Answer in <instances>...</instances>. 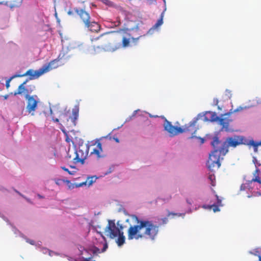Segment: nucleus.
Segmentation results:
<instances>
[{"label":"nucleus","mask_w":261,"mask_h":261,"mask_svg":"<svg viewBox=\"0 0 261 261\" xmlns=\"http://www.w3.org/2000/svg\"><path fill=\"white\" fill-rule=\"evenodd\" d=\"M258 261H261V256L258 255Z\"/></svg>","instance_id":"39"},{"label":"nucleus","mask_w":261,"mask_h":261,"mask_svg":"<svg viewBox=\"0 0 261 261\" xmlns=\"http://www.w3.org/2000/svg\"><path fill=\"white\" fill-rule=\"evenodd\" d=\"M95 144L96 145V146L91 151V154L95 155L98 159L105 158L106 155L103 153L101 143L99 141H97L95 142Z\"/></svg>","instance_id":"9"},{"label":"nucleus","mask_w":261,"mask_h":261,"mask_svg":"<svg viewBox=\"0 0 261 261\" xmlns=\"http://www.w3.org/2000/svg\"><path fill=\"white\" fill-rule=\"evenodd\" d=\"M122 228L121 226L120 228L116 226L115 220H110L108 221V224L105 229L106 235L110 239H113L118 237L116 242L118 246H121L123 245L125 241L123 232L121 230Z\"/></svg>","instance_id":"3"},{"label":"nucleus","mask_w":261,"mask_h":261,"mask_svg":"<svg viewBox=\"0 0 261 261\" xmlns=\"http://www.w3.org/2000/svg\"><path fill=\"white\" fill-rule=\"evenodd\" d=\"M218 109H221L219 106L218 107Z\"/></svg>","instance_id":"49"},{"label":"nucleus","mask_w":261,"mask_h":261,"mask_svg":"<svg viewBox=\"0 0 261 261\" xmlns=\"http://www.w3.org/2000/svg\"><path fill=\"white\" fill-rule=\"evenodd\" d=\"M173 215V216H181V214H177V213H169L168 214V216H169L170 215Z\"/></svg>","instance_id":"29"},{"label":"nucleus","mask_w":261,"mask_h":261,"mask_svg":"<svg viewBox=\"0 0 261 261\" xmlns=\"http://www.w3.org/2000/svg\"><path fill=\"white\" fill-rule=\"evenodd\" d=\"M187 202H189L190 204H191V203L190 202V201H187Z\"/></svg>","instance_id":"46"},{"label":"nucleus","mask_w":261,"mask_h":261,"mask_svg":"<svg viewBox=\"0 0 261 261\" xmlns=\"http://www.w3.org/2000/svg\"><path fill=\"white\" fill-rule=\"evenodd\" d=\"M16 76H17V75H15V76H14L13 77H11L10 79H9L6 82V88H8L9 87H10V82L11 81V80L14 77H16Z\"/></svg>","instance_id":"27"},{"label":"nucleus","mask_w":261,"mask_h":261,"mask_svg":"<svg viewBox=\"0 0 261 261\" xmlns=\"http://www.w3.org/2000/svg\"><path fill=\"white\" fill-rule=\"evenodd\" d=\"M208 179L211 181V185H212V186H215V181H213V180L215 179L214 175H212V174L208 176Z\"/></svg>","instance_id":"24"},{"label":"nucleus","mask_w":261,"mask_h":261,"mask_svg":"<svg viewBox=\"0 0 261 261\" xmlns=\"http://www.w3.org/2000/svg\"><path fill=\"white\" fill-rule=\"evenodd\" d=\"M79 116V109L75 108L72 110V117L67 118L66 120L68 121L69 119H71L72 121V124L73 126H75L76 125V121Z\"/></svg>","instance_id":"17"},{"label":"nucleus","mask_w":261,"mask_h":261,"mask_svg":"<svg viewBox=\"0 0 261 261\" xmlns=\"http://www.w3.org/2000/svg\"><path fill=\"white\" fill-rule=\"evenodd\" d=\"M99 249L97 248H95L94 249V252L95 253L96 252H99Z\"/></svg>","instance_id":"36"},{"label":"nucleus","mask_w":261,"mask_h":261,"mask_svg":"<svg viewBox=\"0 0 261 261\" xmlns=\"http://www.w3.org/2000/svg\"><path fill=\"white\" fill-rule=\"evenodd\" d=\"M91 41L94 43L93 47L95 50L97 48L101 50L114 51L119 48L120 46V44H118V46L115 48L112 47L110 46L109 39L105 37L103 34L101 35L98 37L91 38Z\"/></svg>","instance_id":"6"},{"label":"nucleus","mask_w":261,"mask_h":261,"mask_svg":"<svg viewBox=\"0 0 261 261\" xmlns=\"http://www.w3.org/2000/svg\"><path fill=\"white\" fill-rule=\"evenodd\" d=\"M246 107H239L237 109L234 110L233 111H232V110H230V112L229 113L225 114L224 115H229L230 113L238 112L242 111L244 109H246Z\"/></svg>","instance_id":"20"},{"label":"nucleus","mask_w":261,"mask_h":261,"mask_svg":"<svg viewBox=\"0 0 261 261\" xmlns=\"http://www.w3.org/2000/svg\"><path fill=\"white\" fill-rule=\"evenodd\" d=\"M62 130L63 131V132L64 134H66V132H65V130H64V129H62Z\"/></svg>","instance_id":"41"},{"label":"nucleus","mask_w":261,"mask_h":261,"mask_svg":"<svg viewBox=\"0 0 261 261\" xmlns=\"http://www.w3.org/2000/svg\"><path fill=\"white\" fill-rule=\"evenodd\" d=\"M245 145L248 146H252L253 147L254 151L255 152H257L258 147L261 145V142H256L253 140H247L246 139Z\"/></svg>","instance_id":"16"},{"label":"nucleus","mask_w":261,"mask_h":261,"mask_svg":"<svg viewBox=\"0 0 261 261\" xmlns=\"http://www.w3.org/2000/svg\"><path fill=\"white\" fill-rule=\"evenodd\" d=\"M27 242L32 245H34L35 244L34 241L33 240H28Z\"/></svg>","instance_id":"31"},{"label":"nucleus","mask_w":261,"mask_h":261,"mask_svg":"<svg viewBox=\"0 0 261 261\" xmlns=\"http://www.w3.org/2000/svg\"><path fill=\"white\" fill-rule=\"evenodd\" d=\"M215 197L217 199V204L218 205V206H222V198H220L217 194H215Z\"/></svg>","instance_id":"23"},{"label":"nucleus","mask_w":261,"mask_h":261,"mask_svg":"<svg viewBox=\"0 0 261 261\" xmlns=\"http://www.w3.org/2000/svg\"><path fill=\"white\" fill-rule=\"evenodd\" d=\"M96 178L95 176L89 177L85 181L82 182L75 185V188L82 187L84 185H88L89 187L95 182Z\"/></svg>","instance_id":"14"},{"label":"nucleus","mask_w":261,"mask_h":261,"mask_svg":"<svg viewBox=\"0 0 261 261\" xmlns=\"http://www.w3.org/2000/svg\"><path fill=\"white\" fill-rule=\"evenodd\" d=\"M60 181H61V180H60V179H57V180H56V181H55V182H56V184L57 185H60Z\"/></svg>","instance_id":"32"},{"label":"nucleus","mask_w":261,"mask_h":261,"mask_svg":"<svg viewBox=\"0 0 261 261\" xmlns=\"http://www.w3.org/2000/svg\"><path fill=\"white\" fill-rule=\"evenodd\" d=\"M187 202H189L190 204H191V203L190 202V201H187Z\"/></svg>","instance_id":"45"},{"label":"nucleus","mask_w":261,"mask_h":261,"mask_svg":"<svg viewBox=\"0 0 261 261\" xmlns=\"http://www.w3.org/2000/svg\"><path fill=\"white\" fill-rule=\"evenodd\" d=\"M219 103V100L217 98H214L213 100V105L214 106H217Z\"/></svg>","instance_id":"28"},{"label":"nucleus","mask_w":261,"mask_h":261,"mask_svg":"<svg viewBox=\"0 0 261 261\" xmlns=\"http://www.w3.org/2000/svg\"><path fill=\"white\" fill-rule=\"evenodd\" d=\"M59 60L58 58V59L51 61L47 64L44 65L41 68L37 70L29 69L22 76L29 75L30 76V80L36 79L44 73L57 68L59 66L58 62Z\"/></svg>","instance_id":"5"},{"label":"nucleus","mask_w":261,"mask_h":261,"mask_svg":"<svg viewBox=\"0 0 261 261\" xmlns=\"http://www.w3.org/2000/svg\"><path fill=\"white\" fill-rule=\"evenodd\" d=\"M66 126H67V127L70 126H68L67 124H66Z\"/></svg>","instance_id":"50"},{"label":"nucleus","mask_w":261,"mask_h":261,"mask_svg":"<svg viewBox=\"0 0 261 261\" xmlns=\"http://www.w3.org/2000/svg\"><path fill=\"white\" fill-rule=\"evenodd\" d=\"M26 98L28 100L27 106V111L29 113L34 112L37 108L38 101L35 99L33 96H30L29 95L28 98Z\"/></svg>","instance_id":"10"},{"label":"nucleus","mask_w":261,"mask_h":261,"mask_svg":"<svg viewBox=\"0 0 261 261\" xmlns=\"http://www.w3.org/2000/svg\"><path fill=\"white\" fill-rule=\"evenodd\" d=\"M251 182H257L259 184H261V180L258 176H256L254 178H252Z\"/></svg>","instance_id":"25"},{"label":"nucleus","mask_w":261,"mask_h":261,"mask_svg":"<svg viewBox=\"0 0 261 261\" xmlns=\"http://www.w3.org/2000/svg\"><path fill=\"white\" fill-rule=\"evenodd\" d=\"M187 202H189L190 204H191V203L190 202V201H187Z\"/></svg>","instance_id":"47"},{"label":"nucleus","mask_w":261,"mask_h":261,"mask_svg":"<svg viewBox=\"0 0 261 261\" xmlns=\"http://www.w3.org/2000/svg\"><path fill=\"white\" fill-rule=\"evenodd\" d=\"M163 224H166L168 222V219L167 218H164L162 219Z\"/></svg>","instance_id":"30"},{"label":"nucleus","mask_w":261,"mask_h":261,"mask_svg":"<svg viewBox=\"0 0 261 261\" xmlns=\"http://www.w3.org/2000/svg\"><path fill=\"white\" fill-rule=\"evenodd\" d=\"M90 31L93 32H98L100 30V25L95 21L91 20L85 26Z\"/></svg>","instance_id":"12"},{"label":"nucleus","mask_w":261,"mask_h":261,"mask_svg":"<svg viewBox=\"0 0 261 261\" xmlns=\"http://www.w3.org/2000/svg\"><path fill=\"white\" fill-rule=\"evenodd\" d=\"M220 206H218V204H212V205H204L203 206V207L204 208H208L209 209H213V211H214V212H219L220 211V209L219 208Z\"/></svg>","instance_id":"19"},{"label":"nucleus","mask_w":261,"mask_h":261,"mask_svg":"<svg viewBox=\"0 0 261 261\" xmlns=\"http://www.w3.org/2000/svg\"><path fill=\"white\" fill-rule=\"evenodd\" d=\"M73 11L79 16L85 26L91 21L89 13L84 9L74 8Z\"/></svg>","instance_id":"7"},{"label":"nucleus","mask_w":261,"mask_h":261,"mask_svg":"<svg viewBox=\"0 0 261 261\" xmlns=\"http://www.w3.org/2000/svg\"><path fill=\"white\" fill-rule=\"evenodd\" d=\"M163 1H164V2L165 3V0H163Z\"/></svg>","instance_id":"51"},{"label":"nucleus","mask_w":261,"mask_h":261,"mask_svg":"<svg viewBox=\"0 0 261 261\" xmlns=\"http://www.w3.org/2000/svg\"><path fill=\"white\" fill-rule=\"evenodd\" d=\"M61 168L65 171H66L70 175H73L74 174V172L73 171L71 172L70 171H69L68 170V169L66 168V167H62Z\"/></svg>","instance_id":"26"},{"label":"nucleus","mask_w":261,"mask_h":261,"mask_svg":"<svg viewBox=\"0 0 261 261\" xmlns=\"http://www.w3.org/2000/svg\"><path fill=\"white\" fill-rule=\"evenodd\" d=\"M219 124L222 126L221 130H229V124L230 120L226 118H219L218 119Z\"/></svg>","instance_id":"13"},{"label":"nucleus","mask_w":261,"mask_h":261,"mask_svg":"<svg viewBox=\"0 0 261 261\" xmlns=\"http://www.w3.org/2000/svg\"><path fill=\"white\" fill-rule=\"evenodd\" d=\"M132 218L136 224L131 225L127 229V238L129 240H155L159 231L158 225L154 223L152 221L140 219L136 215H133Z\"/></svg>","instance_id":"2"},{"label":"nucleus","mask_w":261,"mask_h":261,"mask_svg":"<svg viewBox=\"0 0 261 261\" xmlns=\"http://www.w3.org/2000/svg\"><path fill=\"white\" fill-rule=\"evenodd\" d=\"M245 141L246 138L243 136L227 137L223 142L220 141L217 137H214L211 142L214 150L210 154L207 162L208 168L211 171L218 169L221 166L220 156H224L228 152V148H236L240 145H245Z\"/></svg>","instance_id":"1"},{"label":"nucleus","mask_w":261,"mask_h":261,"mask_svg":"<svg viewBox=\"0 0 261 261\" xmlns=\"http://www.w3.org/2000/svg\"><path fill=\"white\" fill-rule=\"evenodd\" d=\"M107 248V245L106 244L105 246L103 247V251H105Z\"/></svg>","instance_id":"38"},{"label":"nucleus","mask_w":261,"mask_h":261,"mask_svg":"<svg viewBox=\"0 0 261 261\" xmlns=\"http://www.w3.org/2000/svg\"><path fill=\"white\" fill-rule=\"evenodd\" d=\"M249 253H250V254H254V253H252L251 251H250V252H249ZM254 255H256V254H254Z\"/></svg>","instance_id":"42"},{"label":"nucleus","mask_w":261,"mask_h":261,"mask_svg":"<svg viewBox=\"0 0 261 261\" xmlns=\"http://www.w3.org/2000/svg\"><path fill=\"white\" fill-rule=\"evenodd\" d=\"M114 139L117 143L119 142V140L118 138H114Z\"/></svg>","instance_id":"33"},{"label":"nucleus","mask_w":261,"mask_h":261,"mask_svg":"<svg viewBox=\"0 0 261 261\" xmlns=\"http://www.w3.org/2000/svg\"><path fill=\"white\" fill-rule=\"evenodd\" d=\"M203 117L204 121H217L219 119V117L217 116L215 112L211 111L206 112Z\"/></svg>","instance_id":"11"},{"label":"nucleus","mask_w":261,"mask_h":261,"mask_svg":"<svg viewBox=\"0 0 261 261\" xmlns=\"http://www.w3.org/2000/svg\"><path fill=\"white\" fill-rule=\"evenodd\" d=\"M27 81H26L19 85L18 88V91L14 93V95L23 93L25 94V98H28L29 94L34 90L35 87L34 85H30V88L25 87L24 85L27 83Z\"/></svg>","instance_id":"8"},{"label":"nucleus","mask_w":261,"mask_h":261,"mask_svg":"<svg viewBox=\"0 0 261 261\" xmlns=\"http://www.w3.org/2000/svg\"><path fill=\"white\" fill-rule=\"evenodd\" d=\"M63 181L64 182L66 183L68 185V188L70 189H73L74 187H75V185H76V184H71L70 182V180H63Z\"/></svg>","instance_id":"21"},{"label":"nucleus","mask_w":261,"mask_h":261,"mask_svg":"<svg viewBox=\"0 0 261 261\" xmlns=\"http://www.w3.org/2000/svg\"><path fill=\"white\" fill-rule=\"evenodd\" d=\"M68 14L69 15H72V14H73V11H69L68 12Z\"/></svg>","instance_id":"37"},{"label":"nucleus","mask_w":261,"mask_h":261,"mask_svg":"<svg viewBox=\"0 0 261 261\" xmlns=\"http://www.w3.org/2000/svg\"><path fill=\"white\" fill-rule=\"evenodd\" d=\"M16 193H18L19 194H20L19 192H18L17 191H16Z\"/></svg>","instance_id":"48"},{"label":"nucleus","mask_w":261,"mask_h":261,"mask_svg":"<svg viewBox=\"0 0 261 261\" xmlns=\"http://www.w3.org/2000/svg\"><path fill=\"white\" fill-rule=\"evenodd\" d=\"M150 117H154V118H156V117H158V116L156 115V116H150Z\"/></svg>","instance_id":"40"},{"label":"nucleus","mask_w":261,"mask_h":261,"mask_svg":"<svg viewBox=\"0 0 261 261\" xmlns=\"http://www.w3.org/2000/svg\"><path fill=\"white\" fill-rule=\"evenodd\" d=\"M3 97H4V99H8V97H9V95H8V94L5 95H4Z\"/></svg>","instance_id":"35"},{"label":"nucleus","mask_w":261,"mask_h":261,"mask_svg":"<svg viewBox=\"0 0 261 261\" xmlns=\"http://www.w3.org/2000/svg\"><path fill=\"white\" fill-rule=\"evenodd\" d=\"M187 202H189L190 204H191V203L190 202V201H187Z\"/></svg>","instance_id":"44"},{"label":"nucleus","mask_w":261,"mask_h":261,"mask_svg":"<svg viewBox=\"0 0 261 261\" xmlns=\"http://www.w3.org/2000/svg\"><path fill=\"white\" fill-rule=\"evenodd\" d=\"M191 128H192V129H191V130H193L194 132V127H191ZM196 133V132L195 133V134ZM194 134V133L193 132L192 133V135L191 136H190L189 138V139H193L194 138H197V139H200L201 140V143H204V140L203 138H201L200 137H196V136H195L194 135H193Z\"/></svg>","instance_id":"22"},{"label":"nucleus","mask_w":261,"mask_h":261,"mask_svg":"<svg viewBox=\"0 0 261 261\" xmlns=\"http://www.w3.org/2000/svg\"><path fill=\"white\" fill-rule=\"evenodd\" d=\"M66 115V114H64L62 115V116H65Z\"/></svg>","instance_id":"43"},{"label":"nucleus","mask_w":261,"mask_h":261,"mask_svg":"<svg viewBox=\"0 0 261 261\" xmlns=\"http://www.w3.org/2000/svg\"><path fill=\"white\" fill-rule=\"evenodd\" d=\"M53 120L54 122H58L59 121V119H58V118H55V119L53 118Z\"/></svg>","instance_id":"34"},{"label":"nucleus","mask_w":261,"mask_h":261,"mask_svg":"<svg viewBox=\"0 0 261 261\" xmlns=\"http://www.w3.org/2000/svg\"><path fill=\"white\" fill-rule=\"evenodd\" d=\"M197 120L198 118H194L188 125H186L184 128H181L180 127L172 125L170 122L165 119L164 126L165 130L167 131L171 136H174L179 133H182L185 132L191 131V127H194V133H195L197 130V128L195 127Z\"/></svg>","instance_id":"4"},{"label":"nucleus","mask_w":261,"mask_h":261,"mask_svg":"<svg viewBox=\"0 0 261 261\" xmlns=\"http://www.w3.org/2000/svg\"><path fill=\"white\" fill-rule=\"evenodd\" d=\"M163 17H164V12L162 13L160 19L157 21V22L152 27V29H153V30L156 29L163 24Z\"/></svg>","instance_id":"18"},{"label":"nucleus","mask_w":261,"mask_h":261,"mask_svg":"<svg viewBox=\"0 0 261 261\" xmlns=\"http://www.w3.org/2000/svg\"><path fill=\"white\" fill-rule=\"evenodd\" d=\"M142 36H140L138 37L134 38L132 37L130 38H127L125 37H123L122 40V45L123 47H126L129 46L130 43V39L134 42H136L139 38L141 37Z\"/></svg>","instance_id":"15"}]
</instances>
